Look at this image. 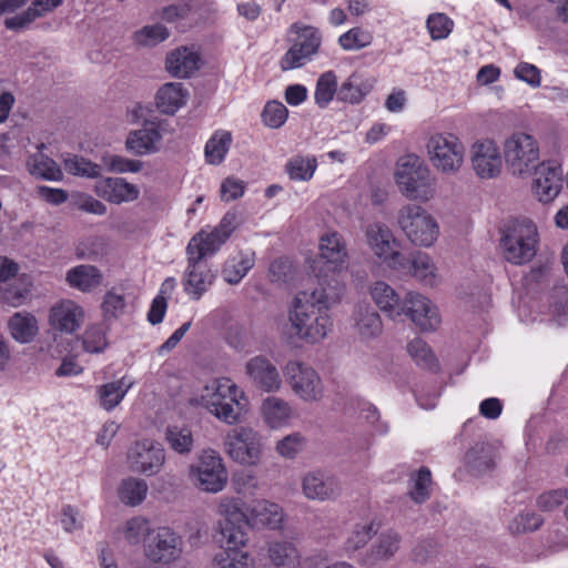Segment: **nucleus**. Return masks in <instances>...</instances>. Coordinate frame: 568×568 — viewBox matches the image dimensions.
<instances>
[{"label": "nucleus", "instance_id": "b1692460", "mask_svg": "<svg viewBox=\"0 0 568 568\" xmlns=\"http://www.w3.org/2000/svg\"><path fill=\"white\" fill-rule=\"evenodd\" d=\"M94 192L98 196L114 204L135 201L140 195L136 185L122 178H104L95 182Z\"/></svg>", "mask_w": 568, "mask_h": 568}, {"label": "nucleus", "instance_id": "4d7b16f0", "mask_svg": "<svg viewBox=\"0 0 568 568\" xmlns=\"http://www.w3.org/2000/svg\"><path fill=\"white\" fill-rule=\"evenodd\" d=\"M372 42L373 34L359 27L352 28L338 39V43L345 50H359L369 45Z\"/></svg>", "mask_w": 568, "mask_h": 568}, {"label": "nucleus", "instance_id": "6ab92c4d", "mask_svg": "<svg viewBox=\"0 0 568 568\" xmlns=\"http://www.w3.org/2000/svg\"><path fill=\"white\" fill-rule=\"evenodd\" d=\"M535 174L532 190L540 202L552 201L562 187V169L556 162L539 163L532 170Z\"/></svg>", "mask_w": 568, "mask_h": 568}, {"label": "nucleus", "instance_id": "ea45409f", "mask_svg": "<svg viewBox=\"0 0 568 568\" xmlns=\"http://www.w3.org/2000/svg\"><path fill=\"white\" fill-rule=\"evenodd\" d=\"M148 491L149 486L144 479L128 477L121 481L118 496L124 505L135 507L146 498Z\"/></svg>", "mask_w": 568, "mask_h": 568}, {"label": "nucleus", "instance_id": "4468645a", "mask_svg": "<svg viewBox=\"0 0 568 568\" xmlns=\"http://www.w3.org/2000/svg\"><path fill=\"white\" fill-rule=\"evenodd\" d=\"M469 158L471 168L479 179H495L501 172V152L491 139H480L474 142L470 146Z\"/></svg>", "mask_w": 568, "mask_h": 568}, {"label": "nucleus", "instance_id": "6e6d98bb", "mask_svg": "<svg viewBox=\"0 0 568 568\" xmlns=\"http://www.w3.org/2000/svg\"><path fill=\"white\" fill-rule=\"evenodd\" d=\"M306 446V438L298 432L288 434L275 445L276 453L285 459H294Z\"/></svg>", "mask_w": 568, "mask_h": 568}, {"label": "nucleus", "instance_id": "ddd939ff", "mask_svg": "<svg viewBox=\"0 0 568 568\" xmlns=\"http://www.w3.org/2000/svg\"><path fill=\"white\" fill-rule=\"evenodd\" d=\"M366 244L372 252L392 267L400 266L402 253L398 251V241L392 230L384 223H368L364 230Z\"/></svg>", "mask_w": 568, "mask_h": 568}, {"label": "nucleus", "instance_id": "603ef678", "mask_svg": "<svg viewBox=\"0 0 568 568\" xmlns=\"http://www.w3.org/2000/svg\"><path fill=\"white\" fill-rule=\"evenodd\" d=\"M252 266V258L243 255L234 256L225 262L222 276L229 284H237Z\"/></svg>", "mask_w": 568, "mask_h": 568}, {"label": "nucleus", "instance_id": "c9c22d12", "mask_svg": "<svg viewBox=\"0 0 568 568\" xmlns=\"http://www.w3.org/2000/svg\"><path fill=\"white\" fill-rule=\"evenodd\" d=\"M132 386L133 382L126 379L125 377L101 385L98 388V396L101 407H103L105 410H112L122 402Z\"/></svg>", "mask_w": 568, "mask_h": 568}, {"label": "nucleus", "instance_id": "3c124183", "mask_svg": "<svg viewBox=\"0 0 568 568\" xmlns=\"http://www.w3.org/2000/svg\"><path fill=\"white\" fill-rule=\"evenodd\" d=\"M412 486L408 490L409 497L416 503L422 504L429 498L432 487V474L426 467L420 468L410 477Z\"/></svg>", "mask_w": 568, "mask_h": 568}, {"label": "nucleus", "instance_id": "a878e982", "mask_svg": "<svg viewBox=\"0 0 568 568\" xmlns=\"http://www.w3.org/2000/svg\"><path fill=\"white\" fill-rule=\"evenodd\" d=\"M402 536L388 529L383 531L372 545L363 558V564L366 566H375L379 562L390 560L396 552L400 549Z\"/></svg>", "mask_w": 568, "mask_h": 568}, {"label": "nucleus", "instance_id": "69168bd1", "mask_svg": "<svg viewBox=\"0 0 568 568\" xmlns=\"http://www.w3.org/2000/svg\"><path fill=\"white\" fill-rule=\"evenodd\" d=\"M287 114L288 111L283 103L271 101L266 103L262 113V118L265 125L272 129H277L285 123Z\"/></svg>", "mask_w": 568, "mask_h": 568}, {"label": "nucleus", "instance_id": "37998d69", "mask_svg": "<svg viewBox=\"0 0 568 568\" xmlns=\"http://www.w3.org/2000/svg\"><path fill=\"white\" fill-rule=\"evenodd\" d=\"M30 292V283L21 278L0 287L1 301L12 307L23 305L29 298Z\"/></svg>", "mask_w": 568, "mask_h": 568}, {"label": "nucleus", "instance_id": "58836bf2", "mask_svg": "<svg viewBox=\"0 0 568 568\" xmlns=\"http://www.w3.org/2000/svg\"><path fill=\"white\" fill-rule=\"evenodd\" d=\"M164 438L169 447L179 455L187 456L194 448V437L187 426H168Z\"/></svg>", "mask_w": 568, "mask_h": 568}, {"label": "nucleus", "instance_id": "bb28decb", "mask_svg": "<svg viewBox=\"0 0 568 568\" xmlns=\"http://www.w3.org/2000/svg\"><path fill=\"white\" fill-rule=\"evenodd\" d=\"M200 54L191 48L181 47L166 55L165 67L168 72L175 78L185 79L199 70Z\"/></svg>", "mask_w": 568, "mask_h": 568}, {"label": "nucleus", "instance_id": "9d476101", "mask_svg": "<svg viewBox=\"0 0 568 568\" xmlns=\"http://www.w3.org/2000/svg\"><path fill=\"white\" fill-rule=\"evenodd\" d=\"M291 30L296 32V39L281 59L280 65L283 71L304 65L306 60L317 53L322 42L321 33L314 27H300L295 23L292 26Z\"/></svg>", "mask_w": 568, "mask_h": 568}, {"label": "nucleus", "instance_id": "423d86ee", "mask_svg": "<svg viewBox=\"0 0 568 568\" xmlns=\"http://www.w3.org/2000/svg\"><path fill=\"white\" fill-rule=\"evenodd\" d=\"M397 225L415 246L430 247L439 236L436 219L417 204H406L398 210Z\"/></svg>", "mask_w": 568, "mask_h": 568}, {"label": "nucleus", "instance_id": "f03ea898", "mask_svg": "<svg viewBox=\"0 0 568 568\" xmlns=\"http://www.w3.org/2000/svg\"><path fill=\"white\" fill-rule=\"evenodd\" d=\"M327 311L314 301L313 295H307V292L296 294L290 312V321L297 336L310 343L322 341L332 327Z\"/></svg>", "mask_w": 568, "mask_h": 568}, {"label": "nucleus", "instance_id": "a18cd8bd", "mask_svg": "<svg viewBox=\"0 0 568 568\" xmlns=\"http://www.w3.org/2000/svg\"><path fill=\"white\" fill-rule=\"evenodd\" d=\"M377 532V526L374 521L356 524L345 540V550L355 552L363 548Z\"/></svg>", "mask_w": 568, "mask_h": 568}, {"label": "nucleus", "instance_id": "aec40b11", "mask_svg": "<svg viewBox=\"0 0 568 568\" xmlns=\"http://www.w3.org/2000/svg\"><path fill=\"white\" fill-rule=\"evenodd\" d=\"M320 257L327 265L328 270L339 273L347 268L348 250L346 241L336 231H328L320 237Z\"/></svg>", "mask_w": 568, "mask_h": 568}, {"label": "nucleus", "instance_id": "1a4fd4ad", "mask_svg": "<svg viewBox=\"0 0 568 568\" xmlns=\"http://www.w3.org/2000/svg\"><path fill=\"white\" fill-rule=\"evenodd\" d=\"M426 148L432 165L443 174H456L463 166L465 148L457 136L448 133L433 134Z\"/></svg>", "mask_w": 568, "mask_h": 568}, {"label": "nucleus", "instance_id": "cd10ccee", "mask_svg": "<svg viewBox=\"0 0 568 568\" xmlns=\"http://www.w3.org/2000/svg\"><path fill=\"white\" fill-rule=\"evenodd\" d=\"M161 140L162 134L159 129L150 124L130 132L125 141V146L135 155H145L158 152Z\"/></svg>", "mask_w": 568, "mask_h": 568}, {"label": "nucleus", "instance_id": "8fccbe9b", "mask_svg": "<svg viewBox=\"0 0 568 568\" xmlns=\"http://www.w3.org/2000/svg\"><path fill=\"white\" fill-rule=\"evenodd\" d=\"M246 523H220V532L226 544V549H236L245 547L248 537L245 531Z\"/></svg>", "mask_w": 568, "mask_h": 568}, {"label": "nucleus", "instance_id": "4be33fe9", "mask_svg": "<svg viewBox=\"0 0 568 568\" xmlns=\"http://www.w3.org/2000/svg\"><path fill=\"white\" fill-rule=\"evenodd\" d=\"M400 266L393 270L407 273L425 286H435L438 282L437 267L432 257L422 251H414L407 257L402 254Z\"/></svg>", "mask_w": 568, "mask_h": 568}, {"label": "nucleus", "instance_id": "c85d7f7f", "mask_svg": "<svg viewBox=\"0 0 568 568\" xmlns=\"http://www.w3.org/2000/svg\"><path fill=\"white\" fill-rule=\"evenodd\" d=\"M354 329L362 339H372L382 334L379 314L367 304H358L353 314Z\"/></svg>", "mask_w": 568, "mask_h": 568}, {"label": "nucleus", "instance_id": "f8f14e48", "mask_svg": "<svg viewBox=\"0 0 568 568\" xmlns=\"http://www.w3.org/2000/svg\"><path fill=\"white\" fill-rule=\"evenodd\" d=\"M285 376L295 395L305 402H317L323 396L321 377L311 366L293 361L285 366Z\"/></svg>", "mask_w": 568, "mask_h": 568}, {"label": "nucleus", "instance_id": "412c9836", "mask_svg": "<svg viewBox=\"0 0 568 568\" xmlns=\"http://www.w3.org/2000/svg\"><path fill=\"white\" fill-rule=\"evenodd\" d=\"M186 256L187 266L183 278L184 291L193 300H200L213 284L214 274L203 258H196L194 254Z\"/></svg>", "mask_w": 568, "mask_h": 568}, {"label": "nucleus", "instance_id": "79ce46f5", "mask_svg": "<svg viewBox=\"0 0 568 568\" xmlns=\"http://www.w3.org/2000/svg\"><path fill=\"white\" fill-rule=\"evenodd\" d=\"M213 568H254V559L246 551L223 549L215 554Z\"/></svg>", "mask_w": 568, "mask_h": 568}, {"label": "nucleus", "instance_id": "49530a36", "mask_svg": "<svg viewBox=\"0 0 568 568\" xmlns=\"http://www.w3.org/2000/svg\"><path fill=\"white\" fill-rule=\"evenodd\" d=\"M217 514L223 518L221 523H246L248 525V509H242V501L236 497H222L217 505Z\"/></svg>", "mask_w": 568, "mask_h": 568}, {"label": "nucleus", "instance_id": "f3484780", "mask_svg": "<svg viewBox=\"0 0 568 568\" xmlns=\"http://www.w3.org/2000/svg\"><path fill=\"white\" fill-rule=\"evenodd\" d=\"M302 493L308 500L331 501L341 496L342 486L335 476L311 470L302 477Z\"/></svg>", "mask_w": 568, "mask_h": 568}, {"label": "nucleus", "instance_id": "680f3d73", "mask_svg": "<svg viewBox=\"0 0 568 568\" xmlns=\"http://www.w3.org/2000/svg\"><path fill=\"white\" fill-rule=\"evenodd\" d=\"M168 37L169 31L162 24L145 26L134 33L135 42L144 47H153L164 41Z\"/></svg>", "mask_w": 568, "mask_h": 568}, {"label": "nucleus", "instance_id": "473e14b6", "mask_svg": "<svg viewBox=\"0 0 568 568\" xmlns=\"http://www.w3.org/2000/svg\"><path fill=\"white\" fill-rule=\"evenodd\" d=\"M371 295L376 305L389 317L400 316L403 301L393 287L383 281L374 283L371 287Z\"/></svg>", "mask_w": 568, "mask_h": 568}, {"label": "nucleus", "instance_id": "393cba45", "mask_svg": "<svg viewBox=\"0 0 568 568\" xmlns=\"http://www.w3.org/2000/svg\"><path fill=\"white\" fill-rule=\"evenodd\" d=\"M284 520L283 508L267 499L253 501L248 507V526L278 529Z\"/></svg>", "mask_w": 568, "mask_h": 568}, {"label": "nucleus", "instance_id": "09e8293b", "mask_svg": "<svg viewBox=\"0 0 568 568\" xmlns=\"http://www.w3.org/2000/svg\"><path fill=\"white\" fill-rule=\"evenodd\" d=\"M317 168L315 156L296 155L286 164V173L292 180L308 181Z\"/></svg>", "mask_w": 568, "mask_h": 568}, {"label": "nucleus", "instance_id": "052dcab7", "mask_svg": "<svg viewBox=\"0 0 568 568\" xmlns=\"http://www.w3.org/2000/svg\"><path fill=\"white\" fill-rule=\"evenodd\" d=\"M149 534H152V530L145 518L133 517L125 524L124 538L131 545H136L142 540L145 542Z\"/></svg>", "mask_w": 568, "mask_h": 568}, {"label": "nucleus", "instance_id": "2eb2a0df", "mask_svg": "<svg viewBox=\"0 0 568 568\" xmlns=\"http://www.w3.org/2000/svg\"><path fill=\"white\" fill-rule=\"evenodd\" d=\"M182 544V538L171 528L160 527L149 534V538L145 539L144 552L152 562L169 564L180 557Z\"/></svg>", "mask_w": 568, "mask_h": 568}, {"label": "nucleus", "instance_id": "e2e57ef3", "mask_svg": "<svg viewBox=\"0 0 568 568\" xmlns=\"http://www.w3.org/2000/svg\"><path fill=\"white\" fill-rule=\"evenodd\" d=\"M488 450V445L484 443L475 445L466 454V460L468 465L476 471L490 469L494 463L491 457L486 454Z\"/></svg>", "mask_w": 568, "mask_h": 568}, {"label": "nucleus", "instance_id": "a211bd4d", "mask_svg": "<svg viewBox=\"0 0 568 568\" xmlns=\"http://www.w3.org/2000/svg\"><path fill=\"white\" fill-rule=\"evenodd\" d=\"M245 374L252 385L266 393H276L282 387V378L276 366L265 356L257 355L245 364Z\"/></svg>", "mask_w": 568, "mask_h": 568}, {"label": "nucleus", "instance_id": "2f4dec72", "mask_svg": "<svg viewBox=\"0 0 568 568\" xmlns=\"http://www.w3.org/2000/svg\"><path fill=\"white\" fill-rule=\"evenodd\" d=\"M185 98L186 92L182 83H165L156 93V108L164 114H173L185 103Z\"/></svg>", "mask_w": 568, "mask_h": 568}, {"label": "nucleus", "instance_id": "c756f323", "mask_svg": "<svg viewBox=\"0 0 568 568\" xmlns=\"http://www.w3.org/2000/svg\"><path fill=\"white\" fill-rule=\"evenodd\" d=\"M103 281L101 271L90 264H81L70 268L65 274V282L72 288L82 293H90L98 288Z\"/></svg>", "mask_w": 568, "mask_h": 568}, {"label": "nucleus", "instance_id": "72a5a7b5", "mask_svg": "<svg viewBox=\"0 0 568 568\" xmlns=\"http://www.w3.org/2000/svg\"><path fill=\"white\" fill-rule=\"evenodd\" d=\"M8 327L11 336L19 343H30L38 334V321L28 312L14 313L9 322Z\"/></svg>", "mask_w": 568, "mask_h": 568}, {"label": "nucleus", "instance_id": "7ed1b4c3", "mask_svg": "<svg viewBox=\"0 0 568 568\" xmlns=\"http://www.w3.org/2000/svg\"><path fill=\"white\" fill-rule=\"evenodd\" d=\"M395 180L399 192L410 201L426 203L435 196L436 178L416 155L409 154L399 160Z\"/></svg>", "mask_w": 568, "mask_h": 568}, {"label": "nucleus", "instance_id": "f704fd0d", "mask_svg": "<svg viewBox=\"0 0 568 568\" xmlns=\"http://www.w3.org/2000/svg\"><path fill=\"white\" fill-rule=\"evenodd\" d=\"M373 89V83L357 73H352L339 87L337 99L352 104L359 103Z\"/></svg>", "mask_w": 568, "mask_h": 568}, {"label": "nucleus", "instance_id": "0eeeda50", "mask_svg": "<svg viewBox=\"0 0 568 568\" xmlns=\"http://www.w3.org/2000/svg\"><path fill=\"white\" fill-rule=\"evenodd\" d=\"M504 156L509 172L519 178H528L540 163L537 140L527 133L516 132L504 143Z\"/></svg>", "mask_w": 568, "mask_h": 568}, {"label": "nucleus", "instance_id": "774afa93", "mask_svg": "<svg viewBox=\"0 0 568 568\" xmlns=\"http://www.w3.org/2000/svg\"><path fill=\"white\" fill-rule=\"evenodd\" d=\"M568 499L567 489H556L541 494L537 499V507L542 511H552Z\"/></svg>", "mask_w": 568, "mask_h": 568}, {"label": "nucleus", "instance_id": "9b49d317", "mask_svg": "<svg viewBox=\"0 0 568 568\" xmlns=\"http://www.w3.org/2000/svg\"><path fill=\"white\" fill-rule=\"evenodd\" d=\"M126 462L132 471L152 476L162 469L165 463V450L154 440H139L129 448Z\"/></svg>", "mask_w": 568, "mask_h": 568}, {"label": "nucleus", "instance_id": "39448f33", "mask_svg": "<svg viewBox=\"0 0 568 568\" xmlns=\"http://www.w3.org/2000/svg\"><path fill=\"white\" fill-rule=\"evenodd\" d=\"M187 479L200 491H222L227 485L229 471L221 454L212 448L201 450L187 466Z\"/></svg>", "mask_w": 568, "mask_h": 568}, {"label": "nucleus", "instance_id": "7c9ffc66", "mask_svg": "<svg viewBox=\"0 0 568 568\" xmlns=\"http://www.w3.org/2000/svg\"><path fill=\"white\" fill-rule=\"evenodd\" d=\"M267 559L272 568H298L300 566L298 550L290 541L268 542Z\"/></svg>", "mask_w": 568, "mask_h": 568}, {"label": "nucleus", "instance_id": "5fc2aeb1", "mask_svg": "<svg viewBox=\"0 0 568 568\" xmlns=\"http://www.w3.org/2000/svg\"><path fill=\"white\" fill-rule=\"evenodd\" d=\"M407 352L418 366L429 371L437 368V359L423 339L415 338L409 342L407 344Z\"/></svg>", "mask_w": 568, "mask_h": 568}, {"label": "nucleus", "instance_id": "13d9d810", "mask_svg": "<svg viewBox=\"0 0 568 568\" xmlns=\"http://www.w3.org/2000/svg\"><path fill=\"white\" fill-rule=\"evenodd\" d=\"M542 523L544 519L539 515L532 511H523L513 518L508 529L515 535L525 534L537 530Z\"/></svg>", "mask_w": 568, "mask_h": 568}, {"label": "nucleus", "instance_id": "c03bdc74", "mask_svg": "<svg viewBox=\"0 0 568 568\" xmlns=\"http://www.w3.org/2000/svg\"><path fill=\"white\" fill-rule=\"evenodd\" d=\"M216 241L210 232L202 230L190 240L186 246V255L194 254L196 258L204 260L206 255L214 254L222 246V244H216Z\"/></svg>", "mask_w": 568, "mask_h": 568}, {"label": "nucleus", "instance_id": "4c0bfd02", "mask_svg": "<svg viewBox=\"0 0 568 568\" xmlns=\"http://www.w3.org/2000/svg\"><path fill=\"white\" fill-rule=\"evenodd\" d=\"M344 290V284L337 278H323L320 281L318 287L312 292H307V295H313L316 303L328 310L342 300Z\"/></svg>", "mask_w": 568, "mask_h": 568}, {"label": "nucleus", "instance_id": "dca6fc26", "mask_svg": "<svg viewBox=\"0 0 568 568\" xmlns=\"http://www.w3.org/2000/svg\"><path fill=\"white\" fill-rule=\"evenodd\" d=\"M403 314L424 332L435 331L440 324L436 306L426 296L416 292L406 294L400 308V315Z\"/></svg>", "mask_w": 568, "mask_h": 568}, {"label": "nucleus", "instance_id": "5701e85b", "mask_svg": "<svg viewBox=\"0 0 568 568\" xmlns=\"http://www.w3.org/2000/svg\"><path fill=\"white\" fill-rule=\"evenodd\" d=\"M50 325L63 333H74L84 322V310L72 300H62L50 310Z\"/></svg>", "mask_w": 568, "mask_h": 568}, {"label": "nucleus", "instance_id": "20e7f679", "mask_svg": "<svg viewBox=\"0 0 568 568\" xmlns=\"http://www.w3.org/2000/svg\"><path fill=\"white\" fill-rule=\"evenodd\" d=\"M538 245V230L536 224L528 219L510 222L500 239V246L506 261L515 265L530 262Z\"/></svg>", "mask_w": 568, "mask_h": 568}, {"label": "nucleus", "instance_id": "a19ab883", "mask_svg": "<svg viewBox=\"0 0 568 568\" xmlns=\"http://www.w3.org/2000/svg\"><path fill=\"white\" fill-rule=\"evenodd\" d=\"M29 171L36 178L49 181H61L63 173L55 161L49 156L37 153L28 161Z\"/></svg>", "mask_w": 568, "mask_h": 568}, {"label": "nucleus", "instance_id": "0e129e2a", "mask_svg": "<svg viewBox=\"0 0 568 568\" xmlns=\"http://www.w3.org/2000/svg\"><path fill=\"white\" fill-rule=\"evenodd\" d=\"M82 345L88 353L103 352L108 345L103 329L98 325L89 326L82 335Z\"/></svg>", "mask_w": 568, "mask_h": 568}, {"label": "nucleus", "instance_id": "338daca9", "mask_svg": "<svg viewBox=\"0 0 568 568\" xmlns=\"http://www.w3.org/2000/svg\"><path fill=\"white\" fill-rule=\"evenodd\" d=\"M454 22L444 13H433L427 19V28L433 40L445 39L453 30Z\"/></svg>", "mask_w": 568, "mask_h": 568}, {"label": "nucleus", "instance_id": "864d4df0", "mask_svg": "<svg viewBox=\"0 0 568 568\" xmlns=\"http://www.w3.org/2000/svg\"><path fill=\"white\" fill-rule=\"evenodd\" d=\"M337 78L333 71L323 73L317 82L314 92L315 102L318 106L325 108L337 94Z\"/></svg>", "mask_w": 568, "mask_h": 568}, {"label": "nucleus", "instance_id": "de8ad7c7", "mask_svg": "<svg viewBox=\"0 0 568 568\" xmlns=\"http://www.w3.org/2000/svg\"><path fill=\"white\" fill-rule=\"evenodd\" d=\"M232 142V135L230 132L220 131L216 132L205 145V156L209 163L220 164Z\"/></svg>", "mask_w": 568, "mask_h": 568}, {"label": "nucleus", "instance_id": "6e6552de", "mask_svg": "<svg viewBox=\"0 0 568 568\" xmlns=\"http://www.w3.org/2000/svg\"><path fill=\"white\" fill-rule=\"evenodd\" d=\"M224 453L235 463L256 466L261 463L264 442L263 436L248 426H239L227 432L223 439Z\"/></svg>", "mask_w": 568, "mask_h": 568}, {"label": "nucleus", "instance_id": "f257e3e1", "mask_svg": "<svg viewBox=\"0 0 568 568\" xmlns=\"http://www.w3.org/2000/svg\"><path fill=\"white\" fill-rule=\"evenodd\" d=\"M244 393L229 378H215L204 385L192 403L207 409L227 425H235L242 415Z\"/></svg>", "mask_w": 568, "mask_h": 568}, {"label": "nucleus", "instance_id": "e433bc0d", "mask_svg": "<svg viewBox=\"0 0 568 568\" xmlns=\"http://www.w3.org/2000/svg\"><path fill=\"white\" fill-rule=\"evenodd\" d=\"M264 422L271 428H277L284 425L292 415V408L287 402L278 397H267L264 399L262 407Z\"/></svg>", "mask_w": 568, "mask_h": 568}, {"label": "nucleus", "instance_id": "bf43d9fd", "mask_svg": "<svg viewBox=\"0 0 568 568\" xmlns=\"http://www.w3.org/2000/svg\"><path fill=\"white\" fill-rule=\"evenodd\" d=\"M65 170L73 175L98 178L101 174V166L84 158L73 155L64 160Z\"/></svg>", "mask_w": 568, "mask_h": 568}]
</instances>
